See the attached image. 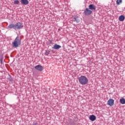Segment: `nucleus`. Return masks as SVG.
Instances as JSON below:
<instances>
[{
    "mask_svg": "<svg viewBox=\"0 0 125 125\" xmlns=\"http://www.w3.org/2000/svg\"><path fill=\"white\" fill-rule=\"evenodd\" d=\"M78 80L79 83L83 85H84V84H86L88 83V79L84 76H81L78 78Z\"/></svg>",
    "mask_w": 125,
    "mask_h": 125,
    "instance_id": "nucleus-1",
    "label": "nucleus"
},
{
    "mask_svg": "<svg viewBox=\"0 0 125 125\" xmlns=\"http://www.w3.org/2000/svg\"><path fill=\"white\" fill-rule=\"evenodd\" d=\"M21 44V39L20 37H17L12 42V46L13 47H18L19 45Z\"/></svg>",
    "mask_w": 125,
    "mask_h": 125,
    "instance_id": "nucleus-2",
    "label": "nucleus"
},
{
    "mask_svg": "<svg viewBox=\"0 0 125 125\" xmlns=\"http://www.w3.org/2000/svg\"><path fill=\"white\" fill-rule=\"evenodd\" d=\"M84 14L86 16H88L91 14H92V11L88 8H86L84 11Z\"/></svg>",
    "mask_w": 125,
    "mask_h": 125,
    "instance_id": "nucleus-3",
    "label": "nucleus"
},
{
    "mask_svg": "<svg viewBox=\"0 0 125 125\" xmlns=\"http://www.w3.org/2000/svg\"><path fill=\"white\" fill-rule=\"evenodd\" d=\"M15 30H19L23 28V24L21 22H18L15 24Z\"/></svg>",
    "mask_w": 125,
    "mask_h": 125,
    "instance_id": "nucleus-4",
    "label": "nucleus"
},
{
    "mask_svg": "<svg viewBox=\"0 0 125 125\" xmlns=\"http://www.w3.org/2000/svg\"><path fill=\"white\" fill-rule=\"evenodd\" d=\"M35 69L36 70H37V71H40V72H42L43 70V67L41 65H37L35 66Z\"/></svg>",
    "mask_w": 125,
    "mask_h": 125,
    "instance_id": "nucleus-5",
    "label": "nucleus"
},
{
    "mask_svg": "<svg viewBox=\"0 0 125 125\" xmlns=\"http://www.w3.org/2000/svg\"><path fill=\"white\" fill-rule=\"evenodd\" d=\"M73 21L74 22H76V23H79L80 19H79V17L77 16H74L73 17Z\"/></svg>",
    "mask_w": 125,
    "mask_h": 125,
    "instance_id": "nucleus-6",
    "label": "nucleus"
},
{
    "mask_svg": "<svg viewBox=\"0 0 125 125\" xmlns=\"http://www.w3.org/2000/svg\"><path fill=\"white\" fill-rule=\"evenodd\" d=\"M114 100L110 99L107 101V105H109V106H113L114 105Z\"/></svg>",
    "mask_w": 125,
    "mask_h": 125,
    "instance_id": "nucleus-7",
    "label": "nucleus"
},
{
    "mask_svg": "<svg viewBox=\"0 0 125 125\" xmlns=\"http://www.w3.org/2000/svg\"><path fill=\"white\" fill-rule=\"evenodd\" d=\"M90 121H91L92 122H94L95 120H96V116L95 115L92 114L91 115H90V117L89 118Z\"/></svg>",
    "mask_w": 125,
    "mask_h": 125,
    "instance_id": "nucleus-8",
    "label": "nucleus"
},
{
    "mask_svg": "<svg viewBox=\"0 0 125 125\" xmlns=\"http://www.w3.org/2000/svg\"><path fill=\"white\" fill-rule=\"evenodd\" d=\"M21 4H23V5L29 4V1H28V0H21Z\"/></svg>",
    "mask_w": 125,
    "mask_h": 125,
    "instance_id": "nucleus-9",
    "label": "nucleus"
},
{
    "mask_svg": "<svg viewBox=\"0 0 125 125\" xmlns=\"http://www.w3.org/2000/svg\"><path fill=\"white\" fill-rule=\"evenodd\" d=\"M88 7L90 10H95L96 9V7L93 4H90Z\"/></svg>",
    "mask_w": 125,
    "mask_h": 125,
    "instance_id": "nucleus-10",
    "label": "nucleus"
},
{
    "mask_svg": "<svg viewBox=\"0 0 125 125\" xmlns=\"http://www.w3.org/2000/svg\"><path fill=\"white\" fill-rule=\"evenodd\" d=\"M52 48H53L54 49H59V48H61V46L57 44H55V45H54Z\"/></svg>",
    "mask_w": 125,
    "mask_h": 125,
    "instance_id": "nucleus-11",
    "label": "nucleus"
},
{
    "mask_svg": "<svg viewBox=\"0 0 125 125\" xmlns=\"http://www.w3.org/2000/svg\"><path fill=\"white\" fill-rule=\"evenodd\" d=\"M125 19V16L124 15H121L119 17V20L121 22H123V21H124Z\"/></svg>",
    "mask_w": 125,
    "mask_h": 125,
    "instance_id": "nucleus-12",
    "label": "nucleus"
},
{
    "mask_svg": "<svg viewBox=\"0 0 125 125\" xmlns=\"http://www.w3.org/2000/svg\"><path fill=\"white\" fill-rule=\"evenodd\" d=\"M8 28H9V29H14V30H15V24H10L8 26Z\"/></svg>",
    "mask_w": 125,
    "mask_h": 125,
    "instance_id": "nucleus-13",
    "label": "nucleus"
},
{
    "mask_svg": "<svg viewBox=\"0 0 125 125\" xmlns=\"http://www.w3.org/2000/svg\"><path fill=\"white\" fill-rule=\"evenodd\" d=\"M120 103H121V104H125V98H121L120 100Z\"/></svg>",
    "mask_w": 125,
    "mask_h": 125,
    "instance_id": "nucleus-14",
    "label": "nucleus"
},
{
    "mask_svg": "<svg viewBox=\"0 0 125 125\" xmlns=\"http://www.w3.org/2000/svg\"><path fill=\"white\" fill-rule=\"evenodd\" d=\"M123 2V0H116V4L117 5H120Z\"/></svg>",
    "mask_w": 125,
    "mask_h": 125,
    "instance_id": "nucleus-15",
    "label": "nucleus"
},
{
    "mask_svg": "<svg viewBox=\"0 0 125 125\" xmlns=\"http://www.w3.org/2000/svg\"><path fill=\"white\" fill-rule=\"evenodd\" d=\"M15 4H19V0H16L14 1Z\"/></svg>",
    "mask_w": 125,
    "mask_h": 125,
    "instance_id": "nucleus-16",
    "label": "nucleus"
},
{
    "mask_svg": "<svg viewBox=\"0 0 125 125\" xmlns=\"http://www.w3.org/2000/svg\"><path fill=\"white\" fill-rule=\"evenodd\" d=\"M45 54H46V55H48V54H49V53L47 52V51H46Z\"/></svg>",
    "mask_w": 125,
    "mask_h": 125,
    "instance_id": "nucleus-17",
    "label": "nucleus"
},
{
    "mask_svg": "<svg viewBox=\"0 0 125 125\" xmlns=\"http://www.w3.org/2000/svg\"><path fill=\"white\" fill-rule=\"evenodd\" d=\"M33 125H39V124H38V123H34Z\"/></svg>",
    "mask_w": 125,
    "mask_h": 125,
    "instance_id": "nucleus-18",
    "label": "nucleus"
}]
</instances>
